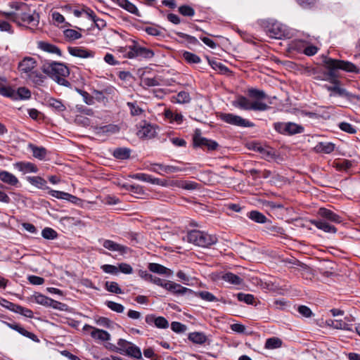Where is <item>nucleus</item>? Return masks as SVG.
<instances>
[{
	"label": "nucleus",
	"mask_w": 360,
	"mask_h": 360,
	"mask_svg": "<svg viewBox=\"0 0 360 360\" xmlns=\"http://www.w3.org/2000/svg\"><path fill=\"white\" fill-rule=\"evenodd\" d=\"M248 94L254 101H250L246 97L240 96L233 101V105L245 110L264 111L269 108V106L262 101L267 98L264 91L252 88L248 89Z\"/></svg>",
	"instance_id": "nucleus-1"
},
{
	"label": "nucleus",
	"mask_w": 360,
	"mask_h": 360,
	"mask_svg": "<svg viewBox=\"0 0 360 360\" xmlns=\"http://www.w3.org/2000/svg\"><path fill=\"white\" fill-rule=\"evenodd\" d=\"M0 14L19 25L28 26L31 28L36 27L39 22V14L29 9L25 4H21L15 12H0Z\"/></svg>",
	"instance_id": "nucleus-2"
},
{
	"label": "nucleus",
	"mask_w": 360,
	"mask_h": 360,
	"mask_svg": "<svg viewBox=\"0 0 360 360\" xmlns=\"http://www.w3.org/2000/svg\"><path fill=\"white\" fill-rule=\"evenodd\" d=\"M37 60L32 57L27 56L19 62L18 70L22 78L40 85L43 83L44 77L37 70Z\"/></svg>",
	"instance_id": "nucleus-3"
},
{
	"label": "nucleus",
	"mask_w": 360,
	"mask_h": 360,
	"mask_svg": "<svg viewBox=\"0 0 360 360\" xmlns=\"http://www.w3.org/2000/svg\"><path fill=\"white\" fill-rule=\"evenodd\" d=\"M43 72L61 85L67 86L68 82L65 79L70 74L69 69L64 64L54 61L45 60L42 65Z\"/></svg>",
	"instance_id": "nucleus-4"
},
{
	"label": "nucleus",
	"mask_w": 360,
	"mask_h": 360,
	"mask_svg": "<svg viewBox=\"0 0 360 360\" xmlns=\"http://www.w3.org/2000/svg\"><path fill=\"white\" fill-rule=\"evenodd\" d=\"M325 66L328 70V73H324V77L321 79L333 78L335 77V71L342 70L348 72L358 73L359 68L352 63L341 60L327 58L324 60Z\"/></svg>",
	"instance_id": "nucleus-5"
},
{
	"label": "nucleus",
	"mask_w": 360,
	"mask_h": 360,
	"mask_svg": "<svg viewBox=\"0 0 360 360\" xmlns=\"http://www.w3.org/2000/svg\"><path fill=\"white\" fill-rule=\"evenodd\" d=\"M184 239L202 248H208L217 242V238L215 235L209 234L199 230H193L188 232Z\"/></svg>",
	"instance_id": "nucleus-6"
},
{
	"label": "nucleus",
	"mask_w": 360,
	"mask_h": 360,
	"mask_svg": "<svg viewBox=\"0 0 360 360\" xmlns=\"http://www.w3.org/2000/svg\"><path fill=\"white\" fill-rule=\"evenodd\" d=\"M262 26L266 34L274 39H281L285 36V26L277 20L269 19L262 21Z\"/></svg>",
	"instance_id": "nucleus-7"
},
{
	"label": "nucleus",
	"mask_w": 360,
	"mask_h": 360,
	"mask_svg": "<svg viewBox=\"0 0 360 360\" xmlns=\"http://www.w3.org/2000/svg\"><path fill=\"white\" fill-rule=\"evenodd\" d=\"M117 351L120 354H124L138 359L142 357L140 348L124 339L118 340Z\"/></svg>",
	"instance_id": "nucleus-8"
},
{
	"label": "nucleus",
	"mask_w": 360,
	"mask_h": 360,
	"mask_svg": "<svg viewBox=\"0 0 360 360\" xmlns=\"http://www.w3.org/2000/svg\"><path fill=\"white\" fill-rule=\"evenodd\" d=\"M126 55L129 58L138 57L151 58L154 56V52L151 49L141 46L138 44H134L129 46Z\"/></svg>",
	"instance_id": "nucleus-9"
},
{
	"label": "nucleus",
	"mask_w": 360,
	"mask_h": 360,
	"mask_svg": "<svg viewBox=\"0 0 360 360\" xmlns=\"http://www.w3.org/2000/svg\"><path fill=\"white\" fill-rule=\"evenodd\" d=\"M220 118L226 123L237 127H252L254 126V124L249 120L232 113H222L220 115Z\"/></svg>",
	"instance_id": "nucleus-10"
},
{
	"label": "nucleus",
	"mask_w": 360,
	"mask_h": 360,
	"mask_svg": "<svg viewBox=\"0 0 360 360\" xmlns=\"http://www.w3.org/2000/svg\"><path fill=\"white\" fill-rule=\"evenodd\" d=\"M294 276L311 280L313 277L312 269L307 264L294 258Z\"/></svg>",
	"instance_id": "nucleus-11"
},
{
	"label": "nucleus",
	"mask_w": 360,
	"mask_h": 360,
	"mask_svg": "<svg viewBox=\"0 0 360 360\" xmlns=\"http://www.w3.org/2000/svg\"><path fill=\"white\" fill-rule=\"evenodd\" d=\"M157 127L146 122H143L138 126L137 136L141 139H152L157 135Z\"/></svg>",
	"instance_id": "nucleus-12"
},
{
	"label": "nucleus",
	"mask_w": 360,
	"mask_h": 360,
	"mask_svg": "<svg viewBox=\"0 0 360 360\" xmlns=\"http://www.w3.org/2000/svg\"><path fill=\"white\" fill-rule=\"evenodd\" d=\"M83 330L89 332L91 338L97 340L108 341L110 339V335L107 331L94 328L88 324L84 326Z\"/></svg>",
	"instance_id": "nucleus-13"
},
{
	"label": "nucleus",
	"mask_w": 360,
	"mask_h": 360,
	"mask_svg": "<svg viewBox=\"0 0 360 360\" xmlns=\"http://www.w3.org/2000/svg\"><path fill=\"white\" fill-rule=\"evenodd\" d=\"M193 141L196 146L206 148L210 150H216L219 146L216 141L202 137L201 136H195Z\"/></svg>",
	"instance_id": "nucleus-14"
},
{
	"label": "nucleus",
	"mask_w": 360,
	"mask_h": 360,
	"mask_svg": "<svg viewBox=\"0 0 360 360\" xmlns=\"http://www.w3.org/2000/svg\"><path fill=\"white\" fill-rule=\"evenodd\" d=\"M318 214L322 218L327 219L331 222L340 224L342 222V217L333 212L332 210L321 207L319 209Z\"/></svg>",
	"instance_id": "nucleus-15"
},
{
	"label": "nucleus",
	"mask_w": 360,
	"mask_h": 360,
	"mask_svg": "<svg viewBox=\"0 0 360 360\" xmlns=\"http://www.w3.org/2000/svg\"><path fill=\"white\" fill-rule=\"evenodd\" d=\"M150 171L163 175L165 173L169 174L180 171V169L174 166L164 165L162 164H153L150 168Z\"/></svg>",
	"instance_id": "nucleus-16"
},
{
	"label": "nucleus",
	"mask_w": 360,
	"mask_h": 360,
	"mask_svg": "<svg viewBox=\"0 0 360 360\" xmlns=\"http://www.w3.org/2000/svg\"><path fill=\"white\" fill-rule=\"evenodd\" d=\"M165 288L176 295H184L187 292H193L189 288L183 287L178 283L169 281H168V283H167V284L165 285Z\"/></svg>",
	"instance_id": "nucleus-17"
},
{
	"label": "nucleus",
	"mask_w": 360,
	"mask_h": 360,
	"mask_svg": "<svg viewBox=\"0 0 360 360\" xmlns=\"http://www.w3.org/2000/svg\"><path fill=\"white\" fill-rule=\"evenodd\" d=\"M103 246L111 251L117 252L121 255H124L127 252L128 248L118 244L110 240H105L103 243Z\"/></svg>",
	"instance_id": "nucleus-18"
},
{
	"label": "nucleus",
	"mask_w": 360,
	"mask_h": 360,
	"mask_svg": "<svg viewBox=\"0 0 360 360\" xmlns=\"http://www.w3.org/2000/svg\"><path fill=\"white\" fill-rule=\"evenodd\" d=\"M68 52L70 55L82 58H93L94 53L82 47H69Z\"/></svg>",
	"instance_id": "nucleus-19"
},
{
	"label": "nucleus",
	"mask_w": 360,
	"mask_h": 360,
	"mask_svg": "<svg viewBox=\"0 0 360 360\" xmlns=\"http://www.w3.org/2000/svg\"><path fill=\"white\" fill-rule=\"evenodd\" d=\"M14 167L24 174L36 173L38 170L37 167L30 162H18L14 164Z\"/></svg>",
	"instance_id": "nucleus-20"
},
{
	"label": "nucleus",
	"mask_w": 360,
	"mask_h": 360,
	"mask_svg": "<svg viewBox=\"0 0 360 360\" xmlns=\"http://www.w3.org/2000/svg\"><path fill=\"white\" fill-rule=\"evenodd\" d=\"M274 129L278 133L283 135L290 136L292 134V123L289 122H276L274 124Z\"/></svg>",
	"instance_id": "nucleus-21"
},
{
	"label": "nucleus",
	"mask_w": 360,
	"mask_h": 360,
	"mask_svg": "<svg viewBox=\"0 0 360 360\" xmlns=\"http://www.w3.org/2000/svg\"><path fill=\"white\" fill-rule=\"evenodd\" d=\"M7 326L10 328L16 330L20 334L29 338L30 339L32 340L33 341L39 342L37 337L34 333L27 331V330H25L23 327H22L19 324L7 323Z\"/></svg>",
	"instance_id": "nucleus-22"
},
{
	"label": "nucleus",
	"mask_w": 360,
	"mask_h": 360,
	"mask_svg": "<svg viewBox=\"0 0 360 360\" xmlns=\"http://www.w3.org/2000/svg\"><path fill=\"white\" fill-rule=\"evenodd\" d=\"M311 223L319 229L323 230L326 233H335L337 232V229L328 224V222L323 220H314L311 221Z\"/></svg>",
	"instance_id": "nucleus-23"
},
{
	"label": "nucleus",
	"mask_w": 360,
	"mask_h": 360,
	"mask_svg": "<svg viewBox=\"0 0 360 360\" xmlns=\"http://www.w3.org/2000/svg\"><path fill=\"white\" fill-rule=\"evenodd\" d=\"M0 180L11 186H15L18 183V178L7 171H0Z\"/></svg>",
	"instance_id": "nucleus-24"
},
{
	"label": "nucleus",
	"mask_w": 360,
	"mask_h": 360,
	"mask_svg": "<svg viewBox=\"0 0 360 360\" xmlns=\"http://www.w3.org/2000/svg\"><path fill=\"white\" fill-rule=\"evenodd\" d=\"M115 1L122 8L129 13L139 16V10L136 6L128 0H115Z\"/></svg>",
	"instance_id": "nucleus-25"
},
{
	"label": "nucleus",
	"mask_w": 360,
	"mask_h": 360,
	"mask_svg": "<svg viewBox=\"0 0 360 360\" xmlns=\"http://www.w3.org/2000/svg\"><path fill=\"white\" fill-rule=\"evenodd\" d=\"M38 47L47 53H55L58 56L61 55L60 50L57 46L51 44L45 41H39L38 44Z\"/></svg>",
	"instance_id": "nucleus-26"
},
{
	"label": "nucleus",
	"mask_w": 360,
	"mask_h": 360,
	"mask_svg": "<svg viewBox=\"0 0 360 360\" xmlns=\"http://www.w3.org/2000/svg\"><path fill=\"white\" fill-rule=\"evenodd\" d=\"M148 269L150 271L159 274L170 275L172 273L170 269L156 263H150Z\"/></svg>",
	"instance_id": "nucleus-27"
},
{
	"label": "nucleus",
	"mask_w": 360,
	"mask_h": 360,
	"mask_svg": "<svg viewBox=\"0 0 360 360\" xmlns=\"http://www.w3.org/2000/svg\"><path fill=\"white\" fill-rule=\"evenodd\" d=\"M188 339L195 344L202 345L207 340V336L202 332H193L188 335Z\"/></svg>",
	"instance_id": "nucleus-28"
},
{
	"label": "nucleus",
	"mask_w": 360,
	"mask_h": 360,
	"mask_svg": "<svg viewBox=\"0 0 360 360\" xmlns=\"http://www.w3.org/2000/svg\"><path fill=\"white\" fill-rule=\"evenodd\" d=\"M165 116L167 119L169 120L171 122L181 124L184 120V116L181 113L174 112L169 109L165 110Z\"/></svg>",
	"instance_id": "nucleus-29"
},
{
	"label": "nucleus",
	"mask_w": 360,
	"mask_h": 360,
	"mask_svg": "<svg viewBox=\"0 0 360 360\" xmlns=\"http://www.w3.org/2000/svg\"><path fill=\"white\" fill-rule=\"evenodd\" d=\"M221 278L224 281L233 285H240L243 283V278L231 272L222 275Z\"/></svg>",
	"instance_id": "nucleus-30"
},
{
	"label": "nucleus",
	"mask_w": 360,
	"mask_h": 360,
	"mask_svg": "<svg viewBox=\"0 0 360 360\" xmlns=\"http://www.w3.org/2000/svg\"><path fill=\"white\" fill-rule=\"evenodd\" d=\"M29 148H30L32 155L34 158L44 160L46 155V150L43 147H37L34 145L30 144Z\"/></svg>",
	"instance_id": "nucleus-31"
},
{
	"label": "nucleus",
	"mask_w": 360,
	"mask_h": 360,
	"mask_svg": "<svg viewBox=\"0 0 360 360\" xmlns=\"http://www.w3.org/2000/svg\"><path fill=\"white\" fill-rule=\"evenodd\" d=\"M47 105L57 112H63L66 109L65 105L60 101L53 98L47 100Z\"/></svg>",
	"instance_id": "nucleus-32"
},
{
	"label": "nucleus",
	"mask_w": 360,
	"mask_h": 360,
	"mask_svg": "<svg viewBox=\"0 0 360 360\" xmlns=\"http://www.w3.org/2000/svg\"><path fill=\"white\" fill-rule=\"evenodd\" d=\"M119 131V128L116 125H105L97 129L98 134H105L107 135L115 134Z\"/></svg>",
	"instance_id": "nucleus-33"
},
{
	"label": "nucleus",
	"mask_w": 360,
	"mask_h": 360,
	"mask_svg": "<svg viewBox=\"0 0 360 360\" xmlns=\"http://www.w3.org/2000/svg\"><path fill=\"white\" fill-rule=\"evenodd\" d=\"M248 217L252 221L257 223L263 224L266 221V217L262 213L256 210L250 212L248 214Z\"/></svg>",
	"instance_id": "nucleus-34"
},
{
	"label": "nucleus",
	"mask_w": 360,
	"mask_h": 360,
	"mask_svg": "<svg viewBox=\"0 0 360 360\" xmlns=\"http://www.w3.org/2000/svg\"><path fill=\"white\" fill-rule=\"evenodd\" d=\"M32 299L36 303L44 306H50L51 303L53 302V300L49 299L41 294L34 295Z\"/></svg>",
	"instance_id": "nucleus-35"
},
{
	"label": "nucleus",
	"mask_w": 360,
	"mask_h": 360,
	"mask_svg": "<svg viewBox=\"0 0 360 360\" xmlns=\"http://www.w3.org/2000/svg\"><path fill=\"white\" fill-rule=\"evenodd\" d=\"M29 182L39 188H46V181L40 176L28 177Z\"/></svg>",
	"instance_id": "nucleus-36"
},
{
	"label": "nucleus",
	"mask_w": 360,
	"mask_h": 360,
	"mask_svg": "<svg viewBox=\"0 0 360 360\" xmlns=\"http://www.w3.org/2000/svg\"><path fill=\"white\" fill-rule=\"evenodd\" d=\"M327 323L335 329L349 330V325L342 320H329Z\"/></svg>",
	"instance_id": "nucleus-37"
},
{
	"label": "nucleus",
	"mask_w": 360,
	"mask_h": 360,
	"mask_svg": "<svg viewBox=\"0 0 360 360\" xmlns=\"http://www.w3.org/2000/svg\"><path fill=\"white\" fill-rule=\"evenodd\" d=\"M318 150L322 153L329 154L335 149V144L332 143H323L321 142L317 146Z\"/></svg>",
	"instance_id": "nucleus-38"
},
{
	"label": "nucleus",
	"mask_w": 360,
	"mask_h": 360,
	"mask_svg": "<svg viewBox=\"0 0 360 360\" xmlns=\"http://www.w3.org/2000/svg\"><path fill=\"white\" fill-rule=\"evenodd\" d=\"M281 345V340L278 338H269L265 343V347L270 349L278 348Z\"/></svg>",
	"instance_id": "nucleus-39"
},
{
	"label": "nucleus",
	"mask_w": 360,
	"mask_h": 360,
	"mask_svg": "<svg viewBox=\"0 0 360 360\" xmlns=\"http://www.w3.org/2000/svg\"><path fill=\"white\" fill-rule=\"evenodd\" d=\"M261 155L264 159L269 161L275 159L276 156L274 149L269 146H265Z\"/></svg>",
	"instance_id": "nucleus-40"
},
{
	"label": "nucleus",
	"mask_w": 360,
	"mask_h": 360,
	"mask_svg": "<svg viewBox=\"0 0 360 360\" xmlns=\"http://www.w3.org/2000/svg\"><path fill=\"white\" fill-rule=\"evenodd\" d=\"M105 288L108 291L116 294H122L123 293L122 290L119 287V285L116 282H109L107 281L105 284Z\"/></svg>",
	"instance_id": "nucleus-41"
},
{
	"label": "nucleus",
	"mask_w": 360,
	"mask_h": 360,
	"mask_svg": "<svg viewBox=\"0 0 360 360\" xmlns=\"http://www.w3.org/2000/svg\"><path fill=\"white\" fill-rule=\"evenodd\" d=\"M334 164L336 169L340 171H346L352 166V162L345 159L336 162Z\"/></svg>",
	"instance_id": "nucleus-42"
},
{
	"label": "nucleus",
	"mask_w": 360,
	"mask_h": 360,
	"mask_svg": "<svg viewBox=\"0 0 360 360\" xmlns=\"http://www.w3.org/2000/svg\"><path fill=\"white\" fill-rule=\"evenodd\" d=\"M113 155L116 158L124 160L129 157L130 150L127 148H117L114 151Z\"/></svg>",
	"instance_id": "nucleus-43"
},
{
	"label": "nucleus",
	"mask_w": 360,
	"mask_h": 360,
	"mask_svg": "<svg viewBox=\"0 0 360 360\" xmlns=\"http://www.w3.org/2000/svg\"><path fill=\"white\" fill-rule=\"evenodd\" d=\"M0 94L10 98L15 97V91L11 87L6 86L1 82H0Z\"/></svg>",
	"instance_id": "nucleus-44"
},
{
	"label": "nucleus",
	"mask_w": 360,
	"mask_h": 360,
	"mask_svg": "<svg viewBox=\"0 0 360 360\" xmlns=\"http://www.w3.org/2000/svg\"><path fill=\"white\" fill-rule=\"evenodd\" d=\"M41 236L49 240H53L57 238V232L51 228L46 227L41 231Z\"/></svg>",
	"instance_id": "nucleus-45"
},
{
	"label": "nucleus",
	"mask_w": 360,
	"mask_h": 360,
	"mask_svg": "<svg viewBox=\"0 0 360 360\" xmlns=\"http://www.w3.org/2000/svg\"><path fill=\"white\" fill-rule=\"evenodd\" d=\"M184 58L190 63H199L201 60L197 55L186 51L183 53Z\"/></svg>",
	"instance_id": "nucleus-46"
},
{
	"label": "nucleus",
	"mask_w": 360,
	"mask_h": 360,
	"mask_svg": "<svg viewBox=\"0 0 360 360\" xmlns=\"http://www.w3.org/2000/svg\"><path fill=\"white\" fill-rule=\"evenodd\" d=\"M105 304L109 309L117 313H122L124 310V307L122 304L112 301H107Z\"/></svg>",
	"instance_id": "nucleus-47"
},
{
	"label": "nucleus",
	"mask_w": 360,
	"mask_h": 360,
	"mask_svg": "<svg viewBox=\"0 0 360 360\" xmlns=\"http://www.w3.org/2000/svg\"><path fill=\"white\" fill-rule=\"evenodd\" d=\"M63 32L65 37L70 40L78 39L82 37V34L79 32L72 29H67L64 30Z\"/></svg>",
	"instance_id": "nucleus-48"
},
{
	"label": "nucleus",
	"mask_w": 360,
	"mask_h": 360,
	"mask_svg": "<svg viewBox=\"0 0 360 360\" xmlns=\"http://www.w3.org/2000/svg\"><path fill=\"white\" fill-rule=\"evenodd\" d=\"M196 295L207 302H215L217 300V297L213 294L207 291L198 292L196 293Z\"/></svg>",
	"instance_id": "nucleus-49"
},
{
	"label": "nucleus",
	"mask_w": 360,
	"mask_h": 360,
	"mask_svg": "<svg viewBox=\"0 0 360 360\" xmlns=\"http://www.w3.org/2000/svg\"><path fill=\"white\" fill-rule=\"evenodd\" d=\"M238 300L240 302H244L248 304H253L254 296L251 294H245L239 292L237 294Z\"/></svg>",
	"instance_id": "nucleus-50"
},
{
	"label": "nucleus",
	"mask_w": 360,
	"mask_h": 360,
	"mask_svg": "<svg viewBox=\"0 0 360 360\" xmlns=\"http://www.w3.org/2000/svg\"><path fill=\"white\" fill-rule=\"evenodd\" d=\"M190 101H191V97L188 92L180 91L176 95V102L179 103H187Z\"/></svg>",
	"instance_id": "nucleus-51"
},
{
	"label": "nucleus",
	"mask_w": 360,
	"mask_h": 360,
	"mask_svg": "<svg viewBox=\"0 0 360 360\" xmlns=\"http://www.w3.org/2000/svg\"><path fill=\"white\" fill-rule=\"evenodd\" d=\"M101 268L106 274L117 275L119 273L118 267L114 265L104 264Z\"/></svg>",
	"instance_id": "nucleus-52"
},
{
	"label": "nucleus",
	"mask_w": 360,
	"mask_h": 360,
	"mask_svg": "<svg viewBox=\"0 0 360 360\" xmlns=\"http://www.w3.org/2000/svg\"><path fill=\"white\" fill-rule=\"evenodd\" d=\"M78 92L80 94V95L83 98V101L87 105H94V97H93V95H90L86 91H82V90H78Z\"/></svg>",
	"instance_id": "nucleus-53"
},
{
	"label": "nucleus",
	"mask_w": 360,
	"mask_h": 360,
	"mask_svg": "<svg viewBox=\"0 0 360 360\" xmlns=\"http://www.w3.org/2000/svg\"><path fill=\"white\" fill-rule=\"evenodd\" d=\"M297 311L305 318H309L312 316L313 313L311 310L305 305H300L297 307Z\"/></svg>",
	"instance_id": "nucleus-54"
},
{
	"label": "nucleus",
	"mask_w": 360,
	"mask_h": 360,
	"mask_svg": "<svg viewBox=\"0 0 360 360\" xmlns=\"http://www.w3.org/2000/svg\"><path fill=\"white\" fill-rule=\"evenodd\" d=\"M179 13L184 16H193L195 11L188 6H181L179 8Z\"/></svg>",
	"instance_id": "nucleus-55"
},
{
	"label": "nucleus",
	"mask_w": 360,
	"mask_h": 360,
	"mask_svg": "<svg viewBox=\"0 0 360 360\" xmlns=\"http://www.w3.org/2000/svg\"><path fill=\"white\" fill-rule=\"evenodd\" d=\"M339 127L341 130L347 132L349 134H355L356 132V130L355 127H354L351 124L348 122H341L339 124Z\"/></svg>",
	"instance_id": "nucleus-56"
},
{
	"label": "nucleus",
	"mask_w": 360,
	"mask_h": 360,
	"mask_svg": "<svg viewBox=\"0 0 360 360\" xmlns=\"http://www.w3.org/2000/svg\"><path fill=\"white\" fill-rule=\"evenodd\" d=\"M155 325L159 328H167L169 323L167 319L162 316H158L154 319Z\"/></svg>",
	"instance_id": "nucleus-57"
},
{
	"label": "nucleus",
	"mask_w": 360,
	"mask_h": 360,
	"mask_svg": "<svg viewBox=\"0 0 360 360\" xmlns=\"http://www.w3.org/2000/svg\"><path fill=\"white\" fill-rule=\"evenodd\" d=\"M75 122L82 126L86 127L90 124V120L89 118L83 116L82 114L77 115L75 119Z\"/></svg>",
	"instance_id": "nucleus-58"
},
{
	"label": "nucleus",
	"mask_w": 360,
	"mask_h": 360,
	"mask_svg": "<svg viewBox=\"0 0 360 360\" xmlns=\"http://www.w3.org/2000/svg\"><path fill=\"white\" fill-rule=\"evenodd\" d=\"M15 313L20 314L26 317L31 318L33 316V312L27 308L22 307L20 305H18L16 309L15 310Z\"/></svg>",
	"instance_id": "nucleus-59"
},
{
	"label": "nucleus",
	"mask_w": 360,
	"mask_h": 360,
	"mask_svg": "<svg viewBox=\"0 0 360 360\" xmlns=\"http://www.w3.org/2000/svg\"><path fill=\"white\" fill-rule=\"evenodd\" d=\"M127 105L129 107L130 112L133 116L140 115L143 112V110L135 103H128Z\"/></svg>",
	"instance_id": "nucleus-60"
},
{
	"label": "nucleus",
	"mask_w": 360,
	"mask_h": 360,
	"mask_svg": "<svg viewBox=\"0 0 360 360\" xmlns=\"http://www.w3.org/2000/svg\"><path fill=\"white\" fill-rule=\"evenodd\" d=\"M198 184L194 181H183L181 184V188L188 191H193L198 188Z\"/></svg>",
	"instance_id": "nucleus-61"
},
{
	"label": "nucleus",
	"mask_w": 360,
	"mask_h": 360,
	"mask_svg": "<svg viewBox=\"0 0 360 360\" xmlns=\"http://www.w3.org/2000/svg\"><path fill=\"white\" fill-rule=\"evenodd\" d=\"M18 95L20 98H28L30 97V91L25 87L18 88L15 95Z\"/></svg>",
	"instance_id": "nucleus-62"
},
{
	"label": "nucleus",
	"mask_w": 360,
	"mask_h": 360,
	"mask_svg": "<svg viewBox=\"0 0 360 360\" xmlns=\"http://www.w3.org/2000/svg\"><path fill=\"white\" fill-rule=\"evenodd\" d=\"M117 267L119 269V271H121L123 274H130L133 272L132 267L127 263H121Z\"/></svg>",
	"instance_id": "nucleus-63"
},
{
	"label": "nucleus",
	"mask_w": 360,
	"mask_h": 360,
	"mask_svg": "<svg viewBox=\"0 0 360 360\" xmlns=\"http://www.w3.org/2000/svg\"><path fill=\"white\" fill-rule=\"evenodd\" d=\"M0 304L2 307H4L12 311H15V310L16 309V307L18 306V304H13L5 299H1V300L0 301Z\"/></svg>",
	"instance_id": "nucleus-64"
}]
</instances>
